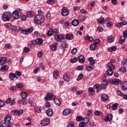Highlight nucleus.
<instances>
[{
	"label": "nucleus",
	"instance_id": "31",
	"mask_svg": "<svg viewBox=\"0 0 127 127\" xmlns=\"http://www.w3.org/2000/svg\"><path fill=\"white\" fill-rule=\"evenodd\" d=\"M71 23L73 26H77L79 25V21L77 19H74L72 20Z\"/></svg>",
	"mask_w": 127,
	"mask_h": 127
},
{
	"label": "nucleus",
	"instance_id": "21",
	"mask_svg": "<svg viewBox=\"0 0 127 127\" xmlns=\"http://www.w3.org/2000/svg\"><path fill=\"white\" fill-rule=\"evenodd\" d=\"M112 83L113 84V85H120L121 83V80L120 79H114L112 80Z\"/></svg>",
	"mask_w": 127,
	"mask_h": 127
},
{
	"label": "nucleus",
	"instance_id": "36",
	"mask_svg": "<svg viewBox=\"0 0 127 127\" xmlns=\"http://www.w3.org/2000/svg\"><path fill=\"white\" fill-rule=\"evenodd\" d=\"M107 40L109 43H112V42H114V40H115V38L113 36H110L108 38H107Z\"/></svg>",
	"mask_w": 127,
	"mask_h": 127
},
{
	"label": "nucleus",
	"instance_id": "18",
	"mask_svg": "<svg viewBox=\"0 0 127 127\" xmlns=\"http://www.w3.org/2000/svg\"><path fill=\"white\" fill-rule=\"evenodd\" d=\"M46 114L48 117H51L53 115V110L52 109H49L46 111Z\"/></svg>",
	"mask_w": 127,
	"mask_h": 127
},
{
	"label": "nucleus",
	"instance_id": "6",
	"mask_svg": "<svg viewBox=\"0 0 127 127\" xmlns=\"http://www.w3.org/2000/svg\"><path fill=\"white\" fill-rule=\"evenodd\" d=\"M55 39L57 42H63L65 39V35H55Z\"/></svg>",
	"mask_w": 127,
	"mask_h": 127
},
{
	"label": "nucleus",
	"instance_id": "64",
	"mask_svg": "<svg viewBox=\"0 0 127 127\" xmlns=\"http://www.w3.org/2000/svg\"><path fill=\"white\" fill-rule=\"evenodd\" d=\"M85 125H86L84 122H82L79 123V127H85Z\"/></svg>",
	"mask_w": 127,
	"mask_h": 127
},
{
	"label": "nucleus",
	"instance_id": "7",
	"mask_svg": "<svg viewBox=\"0 0 127 127\" xmlns=\"http://www.w3.org/2000/svg\"><path fill=\"white\" fill-rule=\"evenodd\" d=\"M62 15L63 16H67L69 15V10L65 7H63L61 9Z\"/></svg>",
	"mask_w": 127,
	"mask_h": 127
},
{
	"label": "nucleus",
	"instance_id": "20",
	"mask_svg": "<svg viewBox=\"0 0 127 127\" xmlns=\"http://www.w3.org/2000/svg\"><path fill=\"white\" fill-rule=\"evenodd\" d=\"M9 67L8 66V65H4L0 67V71L1 72H5V71H7Z\"/></svg>",
	"mask_w": 127,
	"mask_h": 127
},
{
	"label": "nucleus",
	"instance_id": "23",
	"mask_svg": "<svg viewBox=\"0 0 127 127\" xmlns=\"http://www.w3.org/2000/svg\"><path fill=\"white\" fill-rule=\"evenodd\" d=\"M35 42L38 45H41L43 43V39L42 38H37L36 39Z\"/></svg>",
	"mask_w": 127,
	"mask_h": 127
},
{
	"label": "nucleus",
	"instance_id": "12",
	"mask_svg": "<svg viewBox=\"0 0 127 127\" xmlns=\"http://www.w3.org/2000/svg\"><path fill=\"white\" fill-rule=\"evenodd\" d=\"M14 115H16V116H22L23 115V110L21 109L20 110H14Z\"/></svg>",
	"mask_w": 127,
	"mask_h": 127
},
{
	"label": "nucleus",
	"instance_id": "51",
	"mask_svg": "<svg viewBox=\"0 0 127 127\" xmlns=\"http://www.w3.org/2000/svg\"><path fill=\"white\" fill-rule=\"evenodd\" d=\"M68 45V44L67 43H63L61 45V48L62 49H65L66 48V47Z\"/></svg>",
	"mask_w": 127,
	"mask_h": 127
},
{
	"label": "nucleus",
	"instance_id": "16",
	"mask_svg": "<svg viewBox=\"0 0 127 127\" xmlns=\"http://www.w3.org/2000/svg\"><path fill=\"white\" fill-rule=\"evenodd\" d=\"M71 113V109L66 108L63 111V114L64 116H68Z\"/></svg>",
	"mask_w": 127,
	"mask_h": 127
},
{
	"label": "nucleus",
	"instance_id": "45",
	"mask_svg": "<svg viewBox=\"0 0 127 127\" xmlns=\"http://www.w3.org/2000/svg\"><path fill=\"white\" fill-rule=\"evenodd\" d=\"M107 74L108 76H112L114 74V71L111 69H108L107 71Z\"/></svg>",
	"mask_w": 127,
	"mask_h": 127
},
{
	"label": "nucleus",
	"instance_id": "39",
	"mask_svg": "<svg viewBox=\"0 0 127 127\" xmlns=\"http://www.w3.org/2000/svg\"><path fill=\"white\" fill-rule=\"evenodd\" d=\"M83 77H84V74H83V73L79 74L77 78H76V81H80V80H82Z\"/></svg>",
	"mask_w": 127,
	"mask_h": 127
},
{
	"label": "nucleus",
	"instance_id": "26",
	"mask_svg": "<svg viewBox=\"0 0 127 127\" xmlns=\"http://www.w3.org/2000/svg\"><path fill=\"white\" fill-rule=\"evenodd\" d=\"M73 37H74V35L73 34H71L69 36V34H66L65 35V38L66 40H72Z\"/></svg>",
	"mask_w": 127,
	"mask_h": 127
},
{
	"label": "nucleus",
	"instance_id": "55",
	"mask_svg": "<svg viewBox=\"0 0 127 127\" xmlns=\"http://www.w3.org/2000/svg\"><path fill=\"white\" fill-rule=\"evenodd\" d=\"M76 120L77 122H81L83 121V117L81 116H77L76 118Z\"/></svg>",
	"mask_w": 127,
	"mask_h": 127
},
{
	"label": "nucleus",
	"instance_id": "40",
	"mask_svg": "<svg viewBox=\"0 0 127 127\" xmlns=\"http://www.w3.org/2000/svg\"><path fill=\"white\" fill-rule=\"evenodd\" d=\"M93 68H94V65H91V66L87 65L86 67V71H92Z\"/></svg>",
	"mask_w": 127,
	"mask_h": 127
},
{
	"label": "nucleus",
	"instance_id": "27",
	"mask_svg": "<svg viewBox=\"0 0 127 127\" xmlns=\"http://www.w3.org/2000/svg\"><path fill=\"white\" fill-rule=\"evenodd\" d=\"M54 102L57 106H61V102H60V100L58 98H55L54 99Z\"/></svg>",
	"mask_w": 127,
	"mask_h": 127
},
{
	"label": "nucleus",
	"instance_id": "48",
	"mask_svg": "<svg viewBox=\"0 0 127 127\" xmlns=\"http://www.w3.org/2000/svg\"><path fill=\"white\" fill-rule=\"evenodd\" d=\"M4 26L6 28H11V26H12V25H11V23H6L4 24Z\"/></svg>",
	"mask_w": 127,
	"mask_h": 127
},
{
	"label": "nucleus",
	"instance_id": "2",
	"mask_svg": "<svg viewBox=\"0 0 127 127\" xmlns=\"http://www.w3.org/2000/svg\"><path fill=\"white\" fill-rule=\"evenodd\" d=\"M44 16L41 15H36L34 18V22L36 24H41L44 22Z\"/></svg>",
	"mask_w": 127,
	"mask_h": 127
},
{
	"label": "nucleus",
	"instance_id": "56",
	"mask_svg": "<svg viewBox=\"0 0 127 127\" xmlns=\"http://www.w3.org/2000/svg\"><path fill=\"white\" fill-rule=\"evenodd\" d=\"M40 67H37L34 71H33V73L34 74H37L38 73V71L40 70Z\"/></svg>",
	"mask_w": 127,
	"mask_h": 127
},
{
	"label": "nucleus",
	"instance_id": "9",
	"mask_svg": "<svg viewBox=\"0 0 127 127\" xmlns=\"http://www.w3.org/2000/svg\"><path fill=\"white\" fill-rule=\"evenodd\" d=\"M105 23L106 24L107 27H112L114 25V23L111 21L109 18H105Z\"/></svg>",
	"mask_w": 127,
	"mask_h": 127
},
{
	"label": "nucleus",
	"instance_id": "5",
	"mask_svg": "<svg viewBox=\"0 0 127 127\" xmlns=\"http://www.w3.org/2000/svg\"><path fill=\"white\" fill-rule=\"evenodd\" d=\"M56 98L55 95L53 94L52 92H47L46 96L45 97L44 99L46 101H53L54 99Z\"/></svg>",
	"mask_w": 127,
	"mask_h": 127
},
{
	"label": "nucleus",
	"instance_id": "19",
	"mask_svg": "<svg viewBox=\"0 0 127 127\" xmlns=\"http://www.w3.org/2000/svg\"><path fill=\"white\" fill-rule=\"evenodd\" d=\"M57 44H58V43H55L54 45H52L50 46V48L51 49V50H52V51H56V50H57Z\"/></svg>",
	"mask_w": 127,
	"mask_h": 127
},
{
	"label": "nucleus",
	"instance_id": "34",
	"mask_svg": "<svg viewBox=\"0 0 127 127\" xmlns=\"http://www.w3.org/2000/svg\"><path fill=\"white\" fill-rule=\"evenodd\" d=\"M88 91L90 92L89 93L90 96H93L94 94H95V90H94V88L93 87H90L88 89Z\"/></svg>",
	"mask_w": 127,
	"mask_h": 127
},
{
	"label": "nucleus",
	"instance_id": "54",
	"mask_svg": "<svg viewBox=\"0 0 127 127\" xmlns=\"http://www.w3.org/2000/svg\"><path fill=\"white\" fill-rule=\"evenodd\" d=\"M101 112H100V111L99 110H96L94 112V115L95 116H101Z\"/></svg>",
	"mask_w": 127,
	"mask_h": 127
},
{
	"label": "nucleus",
	"instance_id": "22",
	"mask_svg": "<svg viewBox=\"0 0 127 127\" xmlns=\"http://www.w3.org/2000/svg\"><path fill=\"white\" fill-rule=\"evenodd\" d=\"M78 60L79 63H83V62H85V57L82 55H80L78 57Z\"/></svg>",
	"mask_w": 127,
	"mask_h": 127
},
{
	"label": "nucleus",
	"instance_id": "58",
	"mask_svg": "<svg viewBox=\"0 0 127 127\" xmlns=\"http://www.w3.org/2000/svg\"><path fill=\"white\" fill-rule=\"evenodd\" d=\"M77 59L76 58H74L73 59H70V62L71 63H76V62H77Z\"/></svg>",
	"mask_w": 127,
	"mask_h": 127
},
{
	"label": "nucleus",
	"instance_id": "44",
	"mask_svg": "<svg viewBox=\"0 0 127 127\" xmlns=\"http://www.w3.org/2000/svg\"><path fill=\"white\" fill-rule=\"evenodd\" d=\"M117 50V47L113 46L111 47L109 49V52H112V51H116Z\"/></svg>",
	"mask_w": 127,
	"mask_h": 127
},
{
	"label": "nucleus",
	"instance_id": "33",
	"mask_svg": "<svg viewBox=\"0 0 127 127\" xmlns=\"http://www.w3.org/2000/svg\"><path fill=\"white\" fill-rule=\"evenodd\" d=\"M63 79L66 82H69L70 81V78L67 75V74L64 73V74Z\"/></svg>",
	"mask_w": 127,
	"mask_h": 127
},
{
	"label": "nucleus",
	"instance_id": "35",
	"mask_svg": "<svg viewBox=\"0 0 127 127\" xmlns=\"http://www.w3.org/2000/svg\"><path fill=\"white\" fill-rule=\"evenodd\" d=\"M119 106V103H114L112 105V106L111 107L112 110H113V111H116V110H117V109H118V106Z\"/></svg>",
	"mask_w": 127,
	"mask_h": 127
},
{
	"label": "nucleus",
	"instance_id": "53",
	"mask_svg": "<svg viewBox=\"0 0 127 127\" xmlns=\"http://www.w3.org/2000/svg\"><path fill=\"white\" fill-rule=\"evenodd\" d=\"M20 31L21 32V33H22V34H27L28 33V32L26 30H22V29L21 28H20Z\"/></svg>",
	"mask_w": 127,
	"mask_h": 127
},
{
	"label": "nucleus",
	"instance_id": "63",
	"mask_svg": "<svg viewBox=\"0 0 127 127\" xmlns=\"http://www.w3.org/2000/svg\"><path fill=\"white\" fill-rule=\"evenodd\" d=\"M32 11H29L27 12V17H31V13H32Z\"/></svg>",
	"mask_w": 127,
	"mask_h": 127
},
{
	"label": "nucleus",
	"instance_id": "60",
	"mask_svg": "<svg viewBox=\"0 0 127 127\" xmlns=\"http://www.w3.org/2000/svg\"><path fill=\"white\" fill-rule=\"evenodd\" d=\"M102 89H106L105 87H104V86H103V85H101V86H99L98 87V88H97V92H99V91H101V90H102Z\"/></svg>",
	"mask_w": 127,
	"mask_h": 127
},
{
	"label": "nucleus",
	"instance_id": "17",
	"mask_svg": "<svg viewBox=\"0 0 127 127\" xmlns=\"http://www.w3.org/2000/svg\"><path fill=\"white\" fill-rule=\"evenodd\" d=\"M113 120V115L109 114L105 119V122H111Z\"/></svg>",
	"mask_w": 127,
	"mask_h": 127
},
{
	"label": "nucleus",
	"instance_id": "50",
	"mask_svg": "<svg viewBox=\"0 0 127 127\" xmlns=\"http://www.w3.org/2000/svg\"><path fill=\"white\" fill-rule=\"evenodd\" d=\"M96 46L95 44H91L90 47V50H91L92 51L95 50V48H96Z\"/></svg>",
	"mask_w": 127,
	"mask_h": 127
},
{
	"label": "nucleus",
	"instance_id": "47",
	"mask_svg": "<svg viewBox=\"0 0 127 127\" xmlns=\"http://www.w3.org/2000/svg\"><path fill=\"white\" fill-rule=\"evenodd\" d=\"M15 75L18 77V79L21 76V72L20 71H16L15 72Z\"/></svg>",
	"mask_w": 127,
	"mask_h": 127
},
{
	"label": "nucleus",
	"instance_id": "15",
	"mask_svg": "<svg viewBox=\"0 0 127 127\" xmlns=\"http://www.w3.org/2000/svg\"><path fill=\"white\" fill-rule=\"evenodd\" d=\"M109 100V96L106 94H103L101 96V101L102 102H106Z\"/></svg>",
	"mask_w": 127,
	"mask_h": 127
},
{
	"label": "nucleus",
	"instance_id": "49",
	"mask_svg": "<svg viewBox=\"0 0 127 127\" xmlns=\"http://www.w3.org/2000/svg\"><path fill=\"white\" fill-rule=\"evenodd\" d=\"M74 126H75L74 122H70L68 124L67 127H74Z\"/></svg>",
	"mask_w": 127,
	"mask_h": 127
},
{
	"label": "nucleus",
	"instance_id": "57",
	"mask_svg": "<svg viewBox=\"0 0 127 127\" xmlns=\"http://www.w3.org/2000/svg\"><path fill=\"white\" fill-rule=\"evenodd\" d=\"M111 2L113 5H117L118 4V0H112Z\"/></svg>",
	"mask_w": 127,
	"mask_h": 127
},
{
	"label": "nucleus",
	"instance_id": "14",
	"mask_svg": "<svg viewBox=\"0 0 127 127\" xmlns=\"http://www.w3.org/2000/svg\"><path fill=\"white\" fill-rule=\"evenodd\" d=\"M121 89L123 91H127V81H125L121 84Z\"/></svg>",
	"mask_w": 127,
	"mask_h": 127
},
{
	"label": "nucleus",
	"instance_id": "13",
	"mask_svg": "<svg viewBox=\"0 0 127 127\" xmlns=\"http://www.w3.org/2000/svg\"><path fill=\"white\" fill-rule=\"evenodd\" d=\"M107 69L113 71V70L116 69V66L113 64L108 63L107 64Z\"/></svg>",
	"mask_w": 127,
	"mask_h": 127
},
{
	"label": "nucleus",
	"instance_id": "10",
	"mask_svg": "<svg viewBox=\"0 0 127 127\" xmlns=\"http://www.w3.org/2000/svg\"><path fill=\"white\" fill-rule=\"evenodd\" d=\"M5 102L6 104H10L11 106H12V105L15 104V98H13L11 100V98H9L6 100Z\"/></svg>",
	"mask_w": 127,
	"mask_h": 127
},
{
	"label": "nucleus",
	"instance_id": "30",
	"mask_svg": "<svg viewBox=\"0 0 127 127\" xmlns=\"http://www.w3.org/2000/svg\"><path fill=\"white\" fill-rule=\"evenodd\" d=\"M20 96L22 99H26L27 98V94L24 91L21 92Z\"/></svg>",
	"mask_w": 127,
	"mask_h": 127
},
{
	"label": "nucleus",
	"instance_id": "1",
	"mask_svg": "<svg viewBox=\"0 0 127 127\" xmlns=\"http://www.w3.org/2000/svg\"><path fill=\"white\" fill-rule=\"evenodd\" d=\"M11 122V116L9 115H6L4 118V125L6 127H11L13 126Z\"/></svg>",
	"mask_w": 127,
	"mask_h": 127
},
{
	"label": "nucleus",
	"instance_id": "61",
	"mask_svg": "<svg viewBox=\"0 0 127 127\" xmlns=\"http://www.w3.org/2000/svg\"><path fill=\"white\" fill-rule=\"evenodd\" d=\"M83 121V123H84L86 125L87 124H88V123H89V118H84Z\"/></svg>",
	"mask_w": 127,
	"mask_h": 127
},
{
	"label": "nucleus",
	"instance_id": "38",
	"mask_svg": "<svg viewBox=\"0 0 127 127\" xmlns=\"http://www.w3.org/2000/svg\"><path fill=\"white\" fill-rule=\"evenodd\" d=\"M119 41L120 43H121V44H123V43H124V42H125V41H126V37L124 36H121L119 39Z\"/></svg>",
	"mask_w": 127,
	"mask_h": 127
},
{
	"label": "nucleus",
	"instance_id": "43",
	"mask_svg": "<svg viewBox=\"0 0 127 127\" xmlns=\"http://www.w3.org/2000/svg\"><path fill=\"white\" fill-rule=\"evenodd\" d=\"M79 20L80 21H85L86 20V16H79L78 17Z\"/></svg>",
	"mask_w": 127,
	"mask_h": 127
},
{
	"label": "nucleus",
	"instance_id": "52",
	"mask_svg": "<svg viewBox=\"0 0 127 127\" xmlns=\"http://www.w3.org/2000/svg\"><path fill=\"white\" fill-rule=\"evenodd\" d=\"M78 51L77 49L76 48H73L71 51V54H73V55L76 54V53Z\"/></svg>",
	"mask_w": 127,
	"mask_h": 127
},
{
	"label": "nucleus",
	"instance_id": "42",
	"mask_svg": "<svg viewBox=\"0 0 127 127\" xmlns=\"http://www.w3.org/2000/svg\"><path fill=\"white\" fill-rule=\"evenodd\" d=\"M53 77L54 78L56 79L58 78V71H55L53 73Z\"/></svg>",
	"mask_w": 127,
	"mask_h": 127
},
{
	"label": "nucleus",
	"instance_id": "59",
	"mask_svg": "<svg viewBox=\"0 0 127 127\" xmlns=\"http://www.w3.org/2000/svg\"><path fill=\"white\" fill-rule=\"evenodd\" d=\"M23 50L24 52H27V53L29 52L30 51L29 48L27 47H25Z\"/></svg>",
	"mask_w": 127,
	"mask_h": 127
},
{
	"label": "nucleus",
	"instance_id": "28",
	"mask_svg": "<svg viewBox=\"0 0 127 127\" xmlns=\"http://www.w3.org/2000/svg\"><path fill=\"white\" fill-rule=\"evenodd\" d=\"M84 40H89L90 42H92L94 40V38L88 35L84 36Z\"/></svg>",
	"mask_w": 127,
	"mask_h": 127
},
{
	"label": "nucleus",
	"instance_id": "37",
	"mask_svg": "<svg viewBox=\"0 0 127 127\" xmlns=\"http://www.w3.org/2000/svg\"><path fill=\"white\" fill-rule=\"evenodd\" d=\"M54 34L53 29H50L47 33V36H52Z\"/></svg>",
	"mask_w": 127,
	"mask_h": 127
},
{
	"label": "nucleus",
	"instance_id": "32",
	"mask_svg": "<svg viewBox=\"0 0 127 127\" xmlns=\"http://www.w3.org/2000/svg\"><path fill=\"white\" fill-rule=\"evenodd\" d=\"M20 30H21L20 28H19L18 29H17L16 26H13L12 27V31L13 32H19V31H20Z\"/></svg>",
	"mask_w": 127,
	"mask_h": 127
},
{
	"label": "nucleus",
	"instance_id": "29",
	"mask_svg": "<svg viewBox=\"0 0 127 127\" xmlns=\"http://www.w3.org/2000/svg\"><path fill=\"white\" fill-rule=\"evenodd\" d=\"M6 62V58L2 57L0 60V65H3Z\"/></svg>",
	"mask_w": 127,
	"mask_h": 127
},
{
	"label": "nucleus",
	"instance_id": "4",
	"mask_svg": "<svg viewBox=\"0 0 127 127\" xmlns=\"http://www.w3.org/2000/svg\"><path fill=\"white\" fill-rule=\"evenodd\" d=\"M11 14L9 12H5L3 13L1 19L3 21H9L10 20Z\"/></svg>",
	"mask_w": 127,
	"mask_h": 127
},
{
	"label": "nucleus",
	"instance_id": "62",
	"mask_svg": "<svg viewBox=\"0 0 127 127\" xmlns=\"http://www.w3.org/2000/svg\"><path fill=\"white\" fill-rule=\"evenodd\" d=\"M117 95L118 96H120V97H123L124 96V94L120 90H117Z\"/></svg>",
	"mask_w": 127,
	"mask_h": 127
},
{
	"label": "nucleus",
	"instance_id": "46",
	"mask_svg": "<svg viewBox=\"0 0 127 127\" xmlns=\"http://www.w3.org/2000/svg\"><path fill=\"white\" fill-rule=\"evenodd\" d=\"M39 67H40V69H42V70H44L45 69V65H44L42 63H40L39 64Z\"/></svg>",
	"mask_w": 127,
	"mask_h": 127
},
{
	"label": "nucleus",
	"instance_id": "3",
	"mask_svg": "<svg viewBox=\"0 0 127 127\" xmlns=\"http://www.w3.org/2000/svg\"><path fill=\"white\" fill-rule=\"evenodd\" d=\"M19 12H21V9L18 8L12 13V17L14 20L15 19H19L20 18L19 16Z\"/></svg>",
	"mask_w": 127,
	"mask_h": 127
},
{
	"label": "nucleus",
	"instance_id": "8",
	"mask_svg": "<svg viewBox=\"0 0 127 127\" xmlns=\"http://www.w3.org/2000/svg\"><path fill=\"white\" fill-rule=\"evenodd\" d=\"M49 124H50V120L49 118H46L41 122V125H42L43 127L48 126Z\"/></svg>",
	"mask_w": 127,
	"mask_h": 127
},
{
	"label": "nucleus",
	"instance_id": "25",
	"mask_svg": "<svg viewBox=\"0 0 127 127\" xmlns=\"http://www.w3.org/2000/svg\"><path fill=\"white\" fill-rule=\"evenodd\" d=\"M97 22L100 23V24H104L105 23V18L102 16H101L98 20Z\"/></svg>",
	"mask_w": 127,
	"mask_h": 127
},
{
	"label": "nucleus",
	"instance_id": "24",
	"mask_svg": "<svg viewBox=\"0 0 127 127\" xmlns=\"http://www.w3.org/2000/svg\"><path fill=\"white\" fill-rule=\"evenodd\" d=\"M101 85L106 89V86L109 85V82H108V80L104 79L101 83Z\"/></svg>",
	"mask_w": 127,
	"mask_h": 127
},
{
	"label": "nucleus",
	"instance_id": "11",
	"mask_svg": "<svg viewBox=\"0 0 127 127\" xmlns=\"http://www.w3.org/2000/svg\"><path fill=\"white\" fill-rule=\"evenodd\" d=\"M9 78L10 79V80H11V81H13V80H14V79H15V80H17V79H18V77H17L15 75V73L11 72L9 74Z\"/></svg>",
	"mask_w": 127,
	"mask_h": 127
},
{
	"label": "nucleus",
	"instance_id": "41",
	"mask_svg": "<svg viewBox=\"0 0 127 127\" xmlns=\"http://www.w3.org/2000/svg\"><path fill=\"white\" fill-rule=\"evenodd\" d=\"M4 47L5 48H7V49H11V47H12V46L10 43H7L5 44Z\"/></svg>",
	"mask_w": 127,
	"mask_h": 127
}]
</instances>
